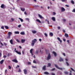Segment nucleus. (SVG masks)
Instances as JSON below:
<instances>
[{
	"label": "nucleus",
	"mask_w": 75,
	"mask_h": 75,
	"mask_svg": "<svg viewBox=\"0 0 75 75\" xmlns=\"http://www.w3.org/2000/svg\"><path fill=\"white\" fill-rule=\"evenodd\" d=\"M60 27L58 26V30H59V29H60Z\"/></svg>",
	"instance_id": "603ef678"
},
{
	"label": "nucleus",
	"mask_w": 75,
	"mask_h": 75,
	"mask_svg": "<svg viewBox=\"0 0 75 75\" xmlns=\"http://www.w3.org/2000/svg\"><path fill=\"white\" fill-rule=\"evenodd\" d=\"M61 11L62 12L64 11H65V9L63 7H62L61 8Z\"/></svg>",
	"instance_id": "39448f33"
},
{
	"label": "nucleus",
	"mask_w": 75,
	"mask_h": 75,
	"mask_svg": "<svg viewBox=\"0 0 75 75\" xmlns=\"http://www.w3.org/2000/svg\"><path fill=\"white\" fill-rule=\"evenodd\" d=\"M23 71H24V74H27V70L26 69H24Z\"/></svg>",
	"instance_id": "dca6fc26"
},
{
	"label": "nucleus",
	"mask_w": 75,
	"mask_h": 75,
	"mask_svg": "<svg viewBox=\"0 0 75 75\" xmlns=\"http://www.w3.org/2000/svg\"><path fill=\"white\" fill-rule=\"evenodd\" d=\"M57 40H58V41H59L60 42V43H61L62 42V40H61V39H60V38H57Z\"/></svg>",
	"instance_id": "6e6552de"
},
{
	"label": "nucleus",
	"mask_w": 75,
	"mask_h": 75,
	"mask_svg": "<svg viewBox=\"0 0 75 75\" xmlns=\"http://www.w3.org/2000/svg\"><path fill=\"white\" fill-rule=\"evenodd\" d=\"M53 15H54V16L55 15V14H56V13H55V12H53Z\"/></svg>",
	"instance_id": "a18cd8bd"
},
{
	"label": "nucleus",
	"mask_w": 75,
	"mask_h": 75,
	"mask_svg": "<svg viewBox=\"0 0 75 75\" xmlns=\"http://www.w3.org/2000/svg\"><path fill=\"white\" fill-rule=\"evenodd\" d=\"M67 42L69 44V40H67Z\"/></svg>",
	"instance_id": "3c124183"
},
{
	"label": "nucleus",
	"mask_w": 75,
	"mask_h": 75,
	"mask_svg": "<svg viewBox=\"0 0 75 75\" xmlns=\"http://www.w3.org/2000/svg\"><path fill=\"white\" fill-rule=\"evenodd\" d=\"M32 32L33 34H35L37 33V31L35 30H32Z\"/></svg>",
	"instance_id": "9d476101"
},
{
	"label": "nucleus",
	"mask_w": 75,
	"mask_h": 75,
	"mask_svg": "<svg viewBox=\"0 0 75 75\" xmlns=\"http://www.w3.org/2000/svg\"><path fill=\"white\" fill-rule=\"evenodd\" d=\"M4 62V60H2L1 62H0V64H2L3 63V62Z\"/></svg>",
	"instance_id": "4be33fe9"
},
{
	"label": "nucleus",
	"mask_w": 75,
	"mask_h": 75,
	"mask_svg": "<svg viewBox=\"0 0 75 75\" xmlns=\"http://www.w3.org/2000/svg\"><path fill=\"white\" fill-rule=\"evenodd\" d=\"M53 53L54 54V57H56V56H57V54L56 53V52H53Z\"/></svg>",
	"instance_id": "4468645a"
},
{
	"label": "nucleus",
	"mask_w": 75,
	"mask_h": 75,
	"mask_svg": "<svg viewBox=\"0 0 75 75\" xmlns=\"http://www.w3.org/2000/svg\"><path fill=\"white\" fill-rule=\"evenodd\" d=\"M52 20H53V21H55V18L54 17H52Z\"/></svg>",
	"instance_id": "f3484780"
},
{
	"label": "nucleus",
	"mask_w": 75,
	"mask_h": 75,
	"mask_svg": "<svg viewBox=\"0 0 75 75\" xmlns=\"http://www.w3.org/2000/svg\"><path fill=\"white\" fill-rule=\"evenodd\" d=\"M49 35H51V36H53V33H49Z\"/></svg>",
	"instance_id": "5701e85b"
},
{
	"label": "nucleus",
	"mask_w": 75,
	"mask_h": 75,
	"mask_svg": "<svg viewBox=\"0 0 75 75\" xmlns=\"http://www.w3.org/2000/svg\"><path fill=\"white\" fill-rule=\"evenodd\" d=\"M66 37H68V35L67 33H65L64 35Z\"/></svg>",
	"instance_id": "a211bd4d"
},
{
	"label": "nucleus",
	"mask_w": 75,
	"mask_h": 75,
	"mask_svg": "<svg viewBox=\"0 0 75 75\" xmlns=\"http://www.w3.org/2000/svg\"><path fill=\"white\" fill-rule=\"evenodd\" d=\"M16 41H17V42H18L19 43V42H20V41H19V40H18V39H16Z\"/></svg>",
	"instance_id": "7c9ffc66"
},
{
	"label": "nucleus",
	"mask_w": 75,
	"mask_h": 75,
	"mask_svg": "<svg viewBox=\"0 0 75 75\" xmlns=\"http://www.w3.org/2000/svg\"><path fill=\"white\" fill-rule=\"evenodd\" d=\"M8 35H10L11 36V34H13V33H12V32H9L8 33Z\"/></svg>",
	"instance_id": "ddd939ff"
},
{
	"label": "nucleus",
	"mask_w": 75,
	"mask_h": 75,
	"mask_svg": "<svg viewBox=\"0 0 75 75\" xmlns=\"http://www.w3.org/2000/svg\"><path fill=\"white\" fill-rule=\"evenodd\" d=\"M39 40V41L41 42V41H42V40H41V39H40Z\"/></svg>",
	"instance_id": "680f3d73"
},
{
	"label": "nucleus",
	"mask_w": 75,
	"mask_h": 75,
	"mask_svg": "<svg viewBox=\"0 0 75 75\" xmlns=\"http://www.w3.org/2000/svg\"><path fill=\"white\" fill-rule=\"evenodd\" d=\"M62 2H64V1H67V0H62Z\"/></svg>",
	"instance_id": "c9c22d12"
},
{
	"label": "nucleus",
	"mask_w": 75,
	"mask_h": 75,
	"mask_svg": "<svg viewBox=\"0 0 75 75\" xmlns=\"http://www.w3.org/2000/svg\"><path fill=\"white\" fill-rule=\"evenodd\" d=\"M1 57V53H0V57Z\"/></svg>",
	"instance_id": "052dcab7"
},
{
	"label": "nucleus",
	"mask_w": 75,
	"mask_h": 75,
	"mask_svg": "<svg viewBox=\"0 0 75 75\" xmlns=\"http://www.w3.org/2000/svg\"><path fill=\"white\" fill-rule=\"evenodd\" d=\"M63 40L64 41V42H65L66 40H65V39H63Z\"/></svg>",
	"instance_id": "864d4df0"
},
{
	"label": "nucleus",
	"mask_w": 75,
	"mask_h": 75,
	"mask_svg": "<svg viewBox=\"0 0 75 75\" xmlns=\"http://www.w3.org/2000/svg\"><path fill=\"white\" fill-rule=\"evenodd\" d=\"M38 16L39 17H40V18H44V17H42V16H41V15L40 14H38Z\"/></svg>",
	"instance_id": "9b49d317"
},
{
	"label": "nucleus",
	"mask_w": 75,
	"mask_h": 75,
	"mask_svg": "<svg viewBox=\"0 0 75 75\" xmlns=\"http://www.w3.org/2000/svg\"><path fill=\"white\" fill-rule=\"evenodd\" d=\"M33 63H35H35H36V62H35V61L34 60L33 61Z\"/></svg>",
	"instance_id": "8fccbe9b"
},
{
	"label": "nucleus",
	"mask_w": 75,
	"mask_h": 75,
	"mask_svg": "<svg viewBox=\"0 0 75 75\" xmlns=\"http://www.w3.org/2000/svg\"><path fill=\"white\" fill-rule=\"evenodd\" d=\"M71 3H72V4H74V2L73 0H71Z\"/></svg>",
	"instance_id": "2f4dec72"
},
{
	"label": "nucleus",
	"mask_w": 75,
	"mask_h": 75,
	"mask_svg": "<svg viewBox=\"0 0 75 75\" xmlns=\"http://www.w3.org/2000/svg\"><path fill=\"white\" fill-rule=\"evenodd\" d=\"M51 58V56L50 55V54H49L48 55V57H47V59H50Z\"/></svg>",
	"instance_id": "20e7f679"
},
{
	"label": "nucleus",
	"mask_w": 75,
	"mask_h": 75,
	"mask_svg": "<svg viewBox=\"0 0 75 75\" xmlns=\"http://www.w3.org/2000/svg\"><path fill=\"white\" fill-rule=\"evenodd\" d=\"M19 19H20L21 22H23V19L21 18H19Z\"/></svg>",
	"instance_id": "393cba45"
},
{
	"label": "nucleus",
	"mask_w": 75,
	"mask_h": 75,
	"mask_svg": "<svg viewBox=\"0 0 75 75\" xmlns=\"http://www.w3.org/2000/svg\"><path fill=\"white\" fill-rule=\"evenodd\" d=\"M7 69H6L5 70V72L6 73H7Z\"/></svg>",
	"instance_id": "bf43d9fd"
},
{
	"label": "nucleus",
	"mask_w": 75,
	"mask_h": 75,
	"mask_svg": "<svg viewBox=\"0 0 75 75\" xmlns=\"http://www.w3.org/2000/svg\"><path fill=\"white\" fill-rule=\"evenodd\" d=\"M10 42L11 44H13V40L12 39L11 40Z\"/></svg>",
	"instance_id": "b1692460"
},
{
	"label": "nucleus",
	"mask_w": 75,
	"mask_h": 75,
	"mask_svg": "<svg viewBox=\"0 0 75 75\" xmlns=\"http://www.w3.org/2000/svg\"><path fill=\"white\" fill-rule=\"evenodd\" d=\"M22 54H24V50L22 51Z\"/></svg>",
	"instance_id": "79ce46f5"
},
{
	"label": "nucleus",
	"mask_w": 75,
	"mask_h": 75,
	"mask_svg": "<svg viewBox=\"0 0 75 75\" xmlns=\"http://www.w3.org/2000/svg\"><path fill=\"white\" fill-rule=\"evenodd\" d=\"M15 34H19V32L18 31H15Z\"/></svg>",
	"instance_id": "cd10ccee"
},
{
	"label": "nucleus",
	"mask_w": 75,
	"mask_h": 75,
	"mask_svg": "<svg viewBox=\"0 0 75 75\" xmlns=\"http://www.w3.org/2000/svg\"><path fill=\"white\" fill-rule=\"evenodd\" d=\"M63 21H66V19H63Z\"/></svg>",
	"instance_id": "4c0bfd02"
},
{
	"label": "nucleus",
	"mask_w": 75,
	"mask_h": 75,
	"mask_svg": "<svg viewBox=\"0 0 75 75\" xmlns=\"http://www.w3.org/2000/svg\"><path fill=\"white\" fill-rule=\"evenodd\" d=\"M21 69H19V72H21Z\"/></svg>",
	"instance_id": "0e129e2a"
},
{
	"label": "nucleus",
	"mask_w": 75,
	"mask_h": 75,
	"mask_svg": "<svg viewBox=\"0 0 75 75\" xmlns=\"http://www.w3.org/2000/svg\"><path fill=\"white\" fill-rule=\"evenodd\" d=\"M21 25H19L18 26V28H20V27H21Z\"/></svg>",
	"instance_id": "72a5a7b5"
},
{
	"label": "nucleus",
	"mask_w": 75,
	"mask_h": 75,
	"mask_svg": "<svg viewBox=\"0 0 75 75\" xmlns=\"http://www.w3.org/2000/svg\"><path fill=\"white\" fill-rule=\"evenodd\" d=\"M37 41V39H35L34 40H33L32 41V46H34V44H35V42Z\"/></svg>",
	"instance_id": "f257e3e1"
},
{
	"label": "nucleus",
	"mask_w": 75,
	"mask_h": 75,
	"mask_svg": "<svg viewBox=\"0 0 75 75\" xmlns=\"http://www.w3.org/2000/svg\"><path fill=\"white\" fill-rule=\"evenodd\" d=\"M4 4H2L1 5V8H4Z\"/></svg>",
	"instance_id": "bb28decb"
},
{
	"label": "nucleus",
	"mask_w": 75,
	"mask_h": 75,
	"mask_svg": "<svg viewBox=\"0 0 75 75\" xmlns=\"http://www.w3.org/2000/svg\"><path fill=\"white\" fill-rule=\"evenodd\" d=\"M11 20H12V21H14V19L13 18H11Z\"/></svg>",
	"instance_id": "09e8293b"
},
{
	"label": "nucleus",
	"mask_w": 75,
	"mask_h": 75,
	"mask_svg": "<svg viewBox=\"0 0 75 75\" xmlns=\"http://www.w3.org/2000/svg\"><path fill=\"white\" fill-rule=\"evenodd\" d=\"M33 68H36V67H35V66H32Z\"/></svg>",
	"instance_id": "774afa93"
},
{
	"label": "nucleus",
	"mask_w": 75,
	"mask_h": 75,
	"mask_svg": "<svg viewBox=\"0 0 75 75\" xmlns=\"http://www.w3.org/2000/svg\"><path fill=\"white\" fill-rule=\"evenodd\" d=\"M1 28H2V29H4V26H2V27H1Z\"/></svg>",
	"instance_id": "5fc2aeb1"
},
{
	"label": "nucleus",
	"mask_w": 75,
	"mask_h": 75,
	"mask_svg": "<svg viewBox=\"0 0 75 75\" xmlns=\"http://www.w3.org/2000/svg\"><path fill=\"white\" fill-rule=\"evenodd\" d=\"M54 70H55V68H54L52 69V71H54Z\"/></svg>",
	"instance_id": "338daca9"
},
{
	"label": "nucleus",
	"mask_w": 75,
	"mask_h": 75,
	"mask_svg": "<svg viewBox=\"0 0 75 75\" xmlns=\"http://www.w3.org/2000/svg\"><path fill=\"white\" fill-rule=\"evenodd\" d=\"M12 61L13 62H16V63H17V62H18V61H17V60L15 59L14 60H12Z\"/></svg>",
	"instance_id": "f8f14e48"
},
{
	"label": "nucleus",
	"mask_w": 75,
	"mask_h": 75,
	"mask_svg": "<svg viewBox=\"0 0 75 75\" xmlns=\"http://www.w3.org/2000/svg\"><path fill=\"white\" fill-rule=\"evenodd\" d=\"M33 49H31L30 50V53H31V54L32 55H33Z\"/></svg>",
	"instance_id": "0eeeda50"
},
{
	"label": "nucleus",
	"mask_w": 75,
	"mask_h": 75,
	"mask_svg": "<svg viewBox=\"0 0 75 75\" xmlns=\"http://www.w3.org/2000/svg\"><path fill=\"white\" fill-rule=\"evenodd\" d=\"M54 65L57 69H60V70H62V68H60L58 67V66H57V65L56 64H54Z\"/></svg>",
	"instance_id": "f03ea898"
},
{
	"label": "nucleus",
	"mask_w": 75,
	"mask_h": 75,
	"mask_svg": "<svg viewBox=\"0 0 75 75\" xmlns=\"http://www.w3.org/2000/svg\"><path fill=\"white\" fill-rule=\"evenodd\" d=\"M72 12H75V9H73V11H72Z\"/></svg>",
	"instance_id": "c03bdc74"
},
{
	"label": "nucleus",
	"mask_w": 75,
	"mask_h": 75,
	"mask_svg": "<svg viewBox=\"0 0 75 75\" xmlns=\"http://www.w3.org/2000/svg\"><path fill=\"white\" fill-rule=\"evenodd\" d=\"M47 21L48 24H50V22H49V21Z\"/></svg>",
	"instance_id": "13d9d810"
},
{
	"label": "nucleus",
	"mask_w": 75,
	"mask_h": 75,
	"mask_svg": "<svg viewBox=\"0 0 75 75\" xmlns=\"http://www.w3.org/2000/svg\"><path fill=\"white\" fill-rule=\"evenodd\" d=\"M63 55H64V56H65V54L64 53H63Z\"/></svg>",
	"instance_id": "e2e57ef3"
},
{
	"label": "nucleus",
	"mask_w": 75,
	"mask_h": 75,
	"mask_svg": "<svg viewBox=\"0 0 75 75\" xmlns=\"http://www.w3.org/2000/svg\"><path fill=\"white\" fill-rule=\"evenodd\" d=\"M44 34L46 37H47V34L46 33H45Z\"/></svg>",
	"instance_id": "f704fd0d"
},
{
	"label": "nucleus",
	"mask_w": 75,
	"mask_h": 75,
	"mask_svg": "<svg viewBox=\"0 0 75 75\" xmlns=\"http://www.w3.org/2000/svg\"><path fill=\"white\" fill-rule=\"evenodd\" d=\"M66 63L67 64V66H69V63H68L67 62H66Z\"/></svg>",
	"instance_id": "a19ab883"
},
{
	"label": "nucleus",
	"mask_w": 75,
	"mask_h": 75,
	"mask_svg": "<svg viewBox=\"0 0 75 75\" xmlns=\"http://www.w3.org/2000/svg\"><path fill=\"white\" fill-rule=\"evenodd\" d=\"M59 61H63V59H62L61 57L60 58V59L59 60Z\"/></svg>",
	"instance_id": "412c9836"
},
{
	"label": "nucleus",
	"mask_w": 75,
	"mask_h": 75,
	"mask_svg": "<svg viewBox=\"0 0 75 75\" xmlns=\"http://www.w3.org/2000/svg\"><path fill=\"white\" fill-rule=\"evenodd\" d=\"M6 57H7V56H6V55H4V58H6Z\"/></svg>",
	"instance_id": "4d7b16f0"
},
{
	"label": "nucleus",
	"mask_w": 75,
	"mask_h": 75,
	"mask_svg": "<svg viewBox=\"0 0 75 75\" xmlns=\"http://www.w3.org/2000/svg\"><path fill=\"white\" fill-rule=\"evenodd\" d=\"M21 10L22 11H25V8H21Z\"/></svg>",
	"instance_id": "1a4fd4ad"
},
{
	"label": "nucleus",
	"mask_w": 75,
	"mask_h": 75,
	"mask_svg": "<svg viewBox=\"0 0 75 75\" xmlns=\"http://www.w3.org/2000/svg\"><path fill=\"white\" fill-rule=\"evenodd\" d=\"M5 28L6 29H8V27L7 26H5Z\"/></svg>",
	"instance_id": "c756f323"
},
{
	"label": "nucleus",
	"mask_w": 75,
	"mask_h": 75,
	"mask_svg": "<svg viewBox=\"0 0 75 75\" xmlns=\"http://www.w3.org/2000/svg\"><path fill=\"white\" fill-rule=\"evenodd\" d=\"M26 20H28V21H29V19L28 18H26Z\"/></svg>",
	"instance_id": "6e6d98bb"
},
{
	"label": "nucleus",
	"mask_w": 75,
	"mask_h": 75,
	"mask_svg": "<svg viewBox=\"0 0 75 75\" xmlns=\"http://www.w3.org/2000/svg\"><path fill=\"white\" fill-rule=\"evenodd\" d=\"M71 71H74V72H75V70H74V69H72V68H71Z\"/></svg>",
	"instance_id": "e433bc0d"
},
{
	"label": "nucleus",
	"mask_w": 75,
	"mask_h": 75,
	"mask_svg": "<svg viewBox=\"0 0 75 75\" xmlns=\"http://www.w3.org/2000/svg\"><path fill=\"white\" fill-rule=\"evenodd\" d=\"M36 21H37L38 22L40 23H41V21H40V20H39V19H37L36 20Z\"/></svg>",
	"instance_id": "aec40b11"
},
{
	"label": "nucleus",
	"mask_w": 75,
	"mask_h": 75,
	"mask_svg": "<svg viewBox=\"0 0 75 75\" xmlns=\"http://www.w3.org/2000/svg\"><path fill=\"white\" fill-rule=\"evenodd\" d=\"M48 66H49V67H50V66H51V64L50 63H48Z\"/></svg>",
	"instance_id": "58836bf2"
},
{
	"label": "nucleus",
	"mask_w": 75,
	"mask_h": 75,
	"mask_svg": "<svg viewBox=\"0 0 75 75\" xmlns=\"http://www.w3.org/2000/svg\"><path fill=\"white\" fill-rule=\"evenodd\" d=\"M10 36H11L8 35V36L7 37L8 38H10Z\"/></svg>",
	"instance_id": "ea45409f"
},
{
	"label": "nucleus",
	"mask_w": 75,
	"mask_h": 75,
	"mask_svg": "<svg viewBox=\"0 0 75 75\" xmlns=\"http://www.w3.org/2000/svg\"><path fill=\"white\" fill-rule=\"evenodd\" d=\"M45 74H46V75H48L49 74V73L47 72H45L44 73Z\"/></svg>",
	"instance_id": "a878e982"
},
{
	"label": "nucleus",
	"mask_w": 75,
	"mask_h": 75,
	"mask_svg": "<svg viewBox=\"0 0 75 75\" xmlns=\"http://www.w3.org/2000/svg\"><path fill=\"white\" fill-rule=\"evenodd\" d=\"M20 34L21 35H24L25 34V33L24 32H21Z\"/></svg>",
	"instance_id": "2eb2a0df"
},
{
	"label": "nucleus",
	"mask_w": 75,
	"mask_h": 75,
	"mask_svg": "<svg viewBox=\"0 0 75 75\" xmlns=\"http://www.w3.org/2000/svg\"><path fill=\"white\" fill-rule=\"evenodd\" d=\"M8 68L9 69H11V66H8Z\"/></svg>",
	"instance_id": "37998d69"
},
{
	"label": "nucleus",
	"mask_w": 75,
	"mask_h": 75,
	"mask_svg": "<svg viewBox=\"0 0 75 75\" xmlns=\"http://www.w3.org/2000/svg\"><path fill=\"white\" fill-rule=\"evenodd\" d=\"M14 51H15L17 54H21V53L20 52H18V51L16 50V48H15L14 50Z\"/></svg>",
	"instance_id": "7ed1b4c3"
},
{
	"label": "nucleus",
	"mask_w": 75,
	"mask_h": 75,
	"mask_svg": "<svg viewBox=\"0 0 75 75\" xmlns=\"http://www.w3.org/2000/svg\"><path fill=\"white\" fill-rule=\"evenodd\" d=\"M28 64H31V62H28Z\"/></svg>",
	"instance_id": "69168bd1"
},
{
	"label": "nucleus",
	"mask_w": 75,
	"mask_h": 75,
	"mask_svg": "<svg viewBox=\"0 0 75 75\" xmlns=\"http://www.w3.org/2000/svg\"><path fill=\"white\" fill-rule=\"evenodd\" d=\"M65 6H66V7H69V6L68 5H65Z\"/></svg>",
	"instance_id": "49530a36"
},
{
	"label": "nucleus",
	"mask_w": 75,
	"mask_h": 75,
	"mask_svg": "<svg viewBox=\"0 0 75 75\" xmlns=\"http://www.w3.org/2000/svg\"><path fill=\"white\" fill-rule=\"evenodd\" d=\"M25 39H21V42L22 43H24V42H25Z\"/></svg>",
	"instance_id": "423d86ee"
},
{
	"label": "nucleus",
	"mask_w": 75,
	"mask_h": 75,
	"mask_svg": "<svg viewBox=\"0 0 75 75\" xmlns=\"http://www.w3.org/2000/svg\"><path fill=\"white\" fill-rule=\"evenodd\" d=\"M46 68V66H44L42 68V69L43 70H45V68Z\"/></svg>",
	"instance_id": "6ab92c4d"
},
{
	"label": "nucleus",
	"mask_w": 75,
	"mask_h": 75,
	"mask_svg": "<svg viewBox=\"0 0 75 75\" xmlns=\"http://www.w3.org/2000/svg\"><path fill=\"white\" fill-rule=\"evenodd\" d=\"M64 73L65 74H68V73L67 71H64Z\"/></svg>",
	"instance_id": "473e14b6"
},
{
	"label": "nucleus",
	"mask_w": 75,
	"mask_h": 75,
	"mask_svg": "<svg viewBox=\"0 0 75 75\" xmlns=\"http://www.w3.org/2000/svg\"><path fill=\"white\" fill-rule=\"evenodd\" d=\"M51 74H52V75H55V74H54L53 73H52Z\"/></svg>",
	"instance_id": "de8ad7c7"
},
{
	"label": "nucleus",
	"mask_w": 75,
	"mask_h": 75,
	"mask_svg": "<svg viewBox=\"0 0 75 75\" xmlns=\"http://www.w3.org/2000/svg\"><path fill=\"white\" fill-rule=\"evenodd\" d=\"M10 55H12V54L10 53H8V56H10Z\"/></svg>",
	"instance_id": "c85d7f7f"
}]
</instances>
